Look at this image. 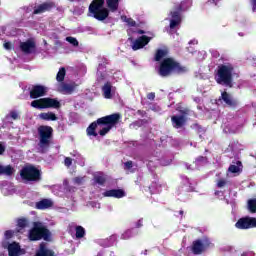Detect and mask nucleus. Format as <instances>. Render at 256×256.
Listing matches in <instances>:
<instances>
[{
  "label": "nucleus",
  "instance_id": "nucleus-52",
  "mask_svg": "<svg viewBox=\"0 0 256 256\" xmlns=\"http://www.w3.org/2000/svg\"><path fill=\"white\" fill-rule=\"evenodd\" d=\"M193 43H197V41H194Z\"/></svg>",
  "mask_w": 256,
  "mask_h": 256
},
{
  "label": "nucleus",
  "instance_id": "nucleus-9",
  "mask_svg": "<svg viewBox=\"0 0 256 256\" xmlns=\"http://www.w3.org/2000/svg\"><path fill=\"white\" fill-rule=\"evenodd\" d=\"M49 230L41 224H35L34 228L29 232L30 241H39V239H48Z\"/></svg>",
  "mask_w": 256,
  "mask_h": 256
},
{
  "label": "nucleus",
  "instance_id": "nucleus-16",
  "mask_svg": "<svg viewBox=\"0 0 256 256\" xmlns=\"http://www.w3.org/2000/svg\"><path fill=\"white\" fill-rule=\"evenodd\" d=\"M102 91L105 99H112L113 95H115V87L111 86V83H106L102 87Z\"/></svg>",
  "mask_w": 256,
  "mask_h": 256
},
{
  "label": "nucleus",
  "instance_id": "nucleus-21",
  "mask_svg": "<svg viewBox=\"0 0 256 256\" xmlns=\"http://www.w3.org/2000/svg\"><path fill=\"white\" fill-rule=\"evenodd\" d=\"M15 173V168L11 165H1L0 164V175H8L11 176Z\"/></svg>",
  "mask_w": 256,
  "mask_h": 256
},
{
  "label": "nucleus",
  "instance_id": "nucleus-10",
  "mask_svg": "<svg viewBox=\"0 0 256 256\" xmlns=\"http://www.w3.org/2000/svg\"><path fill=\"white\" fill-rule=\"evenodd\" d=\"M235 227L237 229H252V227H256V218H251V217L240 218L236 222Z\"/></svg>",
  "mask_w": 256,
  "mask_h": 256
},
{
  "label": "nucleus",
  "instance_id": "nucleus-33",
  "mask_svg": "<svg viewBox=\"0 0 256 256\" xmlns=\"http://www.w3.org/2000/svg\"><path fill=\"white\" fill-rule=\"evenodd\" d=\"M66 41L70 43V45H73V47H79V41H77V38L75 37H66Z\"/></svg>",
  "mask_w": 256,
  "mask_h": 256
},
{
  "label": "nucleus",
  "instance_id": "nucleus-3",
  "mask_svg": "<svg viewBox=\"0 0 256 256\" xmlns=\"http://www.w3.org/2000/svg\"><path fill=\"white\" fill-rule=\"evenodd\" d=\"M215 79L219 85H227L228 87H231V82L233 81V65H220Z\"/></svg>",
  "mask_w": 256,
  "mask_h": 256
},
{
  "label": "nucleus",
  "instance_id": "nucleus-20",
  "mask_svg": "<svg viewBox=\"0 0 256 256\" xmlns=\"http://www.w3.org/2000/svg\"><path fill=\"white\" fill-rule=\"evenodd\" d=\"M39 119H42V121H57V115L53 112H43L39 114Z\"/></svg>",
  "mask_w": 256,
  "mask_h": 256
},
{
  "label": "nucleus",
  "instance_id": "nucleus-8",
  "mask_svg": "<svg viewBox=\"0 0 256 256\" xmlns=\"http://www.w3.org/2000/svg\"><path fill=\"white\" fill-rule=\"evenodd\" d=\"M20 177L24 181H39L41 172L33 166H25L20 172Z\"/></svg>",
  "mask_w": 256,
  "mask_h": 256
},
{
  "label": "nucleus",
  "instance_id": "nucleus-6",
  "mask_svg": "<svg viewBox=\"0 0 256 256\" xmlns=\"http://www.w3.org/2000/svg\"><path fill=\"white\" fill-rule=\"evenodd\" d=\"M192 2L191 0H184L181 2L179 7L177 8V11L171 12V18H170V29H175V27H178V25L181 24V14H179V11H187L189 7H191Z\"/></svg>",
  "mask_w": 256,
  "mask_h": 256
},
{
  "label": "nucleus",
  "instance_id": "nucleus-1",
  "mask_svg": "<svg viewBox=\"0 0 256 256\" xmlns=\"http://www.w3.org/2000/svg\"><path fill=\"white\" fill-rule=\"evenodd\" d=\"M121 119V116L119 114H112L106 117H102L97 120V122H93L88 128H87V135L89 137H97V132L99 131V135L102 137L107 135L108 131H111L117 123H119V120Z\"/></svg>",
  "mask_w": 256,
  "mask_h": 256
},
{
  "label": "nucleus",
  "instance_id": "nucleus-22",
  "mask_svg": "<svg viewBox=\"0 0 256 256\" xmlns=\"http://www.w3.org/2000/svg\"><path fill=\"white\" fill-rule=\"evenodd\" d=\"M50 207H53L51 199H43L36 204L37 209H49Z\"/></svg>",
  "mask_w": 256,
  "mask_h": 256
},
{
  "label": "nucleus",
  "instance_id": "nucleus-23",
  "mask_svg": "<svg viewBox=\"0 0 256 256\" xmlns=\"http://www.w3.org/2000/svg\"><path fill=\"white\" fill-rule=\"evenodd\" d=\"M51 7H53V3L41 4L34 10V15H39V13H45V11H49Z\"/></svg>",
  "mask_w": 256,
  "mask_h": 256
},
{
  "label": "nucleus",
  "instance_id": "nucleus-38",
  "mask_svg": "<svg viewBox=\"0 0 256 256\" xmlns=\"http://www.w3.org/2000/svg\"><path fill=\"white\" fill-rule=\"evenodd\" d=\"M73 163V160L70 157H66L64 160V165L66 167H71V164Z\"/></svg>",
  "mask_w": 256,
  "mask_h": 256
},
{
  "label": "nucleus",
  "instance_id": "nucleus-35",
  "mask_svg": "<svg viewBox=\"0 0 256 256\" xmlns=\"http://www.w3.org/2000/svg\"><path fill=\"white\" fill-rule=\"evenodd\" d=\"M57 81L61 82L65 79V68H60L56 76Z\"/></svg>",
  "mask_w": 256,
  "mask_h": 256
},
{
  "label": "nucleus",
  "instance_id": "nucleus-14",
  "mask_svg": "<svg viewBox=\"0 0 256 256\" xmlns=\"http://www.w3.org/2000/svg\"><path fill=\"white\" fill-rule=\"evenodd\" d=\"M20 49L23 53H34L35 51V41L27 40L26 42L20 43Z\"/></svg>",
  "mask_w": 256,
  "mask_h": 256
},
{
  "label": "nucleus",
  "instance_id": "nucleus-12",
  "mask_svg": "<svg viewBox=\"0 0 256 256\" xmlns=\"http://www.w3.org/2000/svg\"><path fill=\"white\" fill-rule=\"evenodd\" d=\"M8 254L9 256H21L25 255V250L21 249L19 243L13 242L8 245Z\"/></svg>",
  "mask_w": 256,
  "mask_h": 256
},
{
  "label": "nucleus",
  "instance_id": "nucleus-11",
  "mask_svg": "<svg viewBox=\"0 0 256 256\" xmlns=\"http://www.w3.org/2000/svg\"><path fill=\"white\" fill-rule=\"evenodd\" d=\"M47 91H49V89L45 86H33L30 91V97L31 99H39V97H44V95H47Z\"/></svg>",
  "mask_w": 256,
  "mask_h": 256
},
{
  "label": "nucleus",
  "instance_id": "nucleus-2",
  "mask_svg": "<svg viewBox=\"0 0 256 256\" xmlns=\"http://www.w3.org/2000/svg\"><path fill=\"white\" fill-rule=\"evenodd\" d=\"M103 5H105V0H93L89 6V16L98 21H105L109 17V9Z\"/></svg>",
  "mask_w": 256,
  "mask_h": 256
},
{
  "label": "nucleus",
  "instance_id": "nucleus-28",
  "mask_svg": "<svg viewBox=\"0 0 256 256\" xmlns=\"http://www.w3.org/2000/svg\"><path fill=\"white\" fill-rule=\"evenodd\" d=\"M94 179L95 182L98 183L99 185H103V183H105L106 178H105V174L98 172L94 175Z\"/></svg>",
  "mask_w": 256,
  "mask_h": 256
},
{
  "label": "nucleus",
  "instance_id": "nucleus-30",
  "mask_svg": "<svg viewBox=\"0 0 256 256\" xmlns=\"http://www.w3.org/2000/svg\"><path fill=\"white\" fill-rule=\"evenodd\" d=\"M18 233H21V231H23V229H25V227H27V220L26 219H19L18 220Z\"/></svg>",
  "mask_w": 256,
  "mask_h": 256
},
{
  "label": "nucleus",
  "instance_id": "nucleus-18",
  "mask_svg": "<svg viewBox=\"0 0 256 256\" xmlns=\"http://www.w3.org/2000/svg\"><path fill=\"white\" fill-rule=\"evenodd\" d=\"M77 89V84H62L59 86L58 91L60 93L69 94L75 91Z\"/></svg>",
  "mask_w": 256,
  "mask_h": 256
},
{
  "label": "nucleus",
  "instance_id": "nucleus-32",
  "mask_svg": "<svg viewBox=\"0 0 256 256\" xmlns=\"http://www.w3.org/2000/svg\"><path fill=\"white\" fill-rule=\"evenodd\" d=\"M166 56H167L166 50H158L155 56V60L161 61V59H163V57H166Z\"/></svg>",
  "mask_w": 256,
  "mask_h": 256
},
{
  "label": "nucleus",
  "instance_id": "nucleus-42",
  "mask_svg": "<svg viewBox=\"0 0 256 256\" xmlns=\"http://www.w3.org/2000/svg\"><path fill=\"white\" fill-rule=\"evenodd\" d=\"M123 239H129L131 237V230H127L123 235Z\"/></svg>",
  "mask_w": 256,
  "mask_h": 256
},
{
  "label": "nucleus",
  "instance_id": "nucleus-39",
  "mask_svg": "<svg viewBox=\"0 0 256 256\" xmlns=\"http://www.w3.org/2000/svg\"><path fill=\"white\" fill-rule=\"evenodd\" d=\"M13 235H15V232L12 230H8L5 232L6 239H11V237H13Z\"/></svg>",
  "mask_w": 256,
  "mask_h": 256
},
{
  "label": "nucleus",
  "instance_id": "nucleus-24",
  "mask_svg": "<svg viewBox=\"0 0 256 256\" xmlns=\"http://www.w3.org/2000/svg\"><path fill=\"white\" fill-rule=\"evenodd\" d=\"M119 1L121 0H106V5L112 13H115L119 9Z\"/></svg>",
  "mask_w": 256,
  "mask_h": 256
},
{
  "label": "nucleus",
  "instance_id": "nucleus-51",
  "mask_svg": "<svg viewBox=\"0 0 256 256\" xmlns=\"http://www.w3.org/2000/svg\"><path fill=\"white\" fill-rule=\"evenodd\" d=\"M3 247H7L5 244H3Z\"/></svg>",
  "mask_w": 256,
  "mask_h": 256
},
{
  "label": "nucleus",
  "instance_id": "nucleus-4",
  "mask_svg": "<svg viewBox=\"0 0 256 256\" xmlns=\"http://www.w3.org/2000/svg\"><path fill=\"white\" fill-rule=\"evenodd\" d=\"M183 71H185V68L180 67L179 63L175 62L173 58H166L160 64L159 75L169 77L171 73H181Z\"/></svg>",
  "mask_w": 256,
  "mask_h": 256
},
{
  "label": "nucleus",
  "instance_id": "nucleus-43",
  "mask_svg": "<svg viewBox=\"0 0 256 256\" xmlns=\"http://www.w3.org/2000/svg\"><path fill=\"white\" fill-rule=\"evenodd\" d=\"M125 169H131L133 167V162L128 161L124 164Z\"/></svg>",
  "mask_w": 256,
  "mask_h": 256
},
{
  "label": "nucleus",
  "instance_id": "nucleus-15",
  "mask_svg": "<svg viewBox=\"0 0 256 256\" xmlns=\"http://www.w3.org/2000/svg\"><path fill=\"white\" fill-rule=\"evenodd\" d=\"M171 120L175 129H181V127H183L185 125V122L187 121L184 115L172 116Z\"/></svg>",
  "mask_w": 256,
  "mask_h": 256
},
{
  "label": "nucleus",
  "instance_id": "nucleus-27",
  "mask_svg": "<svg viewBox=\"0 0 256 256\" xmlns=\"http://www.w3.org/2000/svg\"><path fill=\"white\" fill-rule=\"evenodd\" d=\"M36 256H53V251L45 248V246L41 245L40 250L36 254Z\"/></svg>",
  "mask_w": 256,
  "mask_h": 256
},
{
  "label": "nucleus",
  "instance_id": "nucleus-17",
  "mask_svg": "<svg viewBox=\"0 0 256 256\" xmlns=\"http://www.w3.org/2000/svg\"><path fill=\"white\" fill-rule=\"evenodd\" d=\"M103 195L104 197H115L116 199H121L125 197V191L117 189L107 190Z\"/></svg>",
  "mask_w": 256,
  "mask_h": 256
},
{
  "label": "nucleus",
  "instance_id": "nucleus-47",
  "mask_svg": "<svg viewBox=\"0 0 256 256\" xmlns=\"http://www.w3.org/2000/svg\"><path fill=\"white\" fill-rule=\"evenodd\" d=\"M4 48L7 50L11 49V43L9 42L4 43Z\"/></svg>",
  "mask_w": 256,
  "mask_h": 256
},
{
  "label": "nucleus",
  "instance_id": "nucleus-36",
  "mask_svg": "<svg viewBox=\"0 0 256 256\" xmlns=\"http://www.w3.org/2000/svg\"><path fill=\"white\" fill-rule=\"evenodd\" d=\"M73 182L75 185H82L85 182V177H76Z\"/></svg>",
  "mask_w": 256,
  "mask_h": 256
},
{
  "label": "nucleus",
  "instance_id": "nucleus-25",
  "mask_svg": "<svg viewBox=\"0 0 256 256\" xmlns=\"http://www.w3.org/2000/svg\"><path fill=\"white\" fill-rule=\"evenodd\" d=\"M222 99L229 107H235L237 105V101L233 100L227 92L222 93Z\"/></svg>",
  "mask_w": 256,
  "mask_h": 256
},
{
  "label": "nucleus",
  "instance_id": "nucleus-41",
  "mask_svg": "<svg viewBox=\"0 0 256 256\" xmlns=\"http://www.w3.org/2000/svg\"><path fill=\"white\" fill-rule=\"evenodd\" d=\"M10 117L13 118L14 120L19 119V113L12 111L10 112Z\"/></svg>",
  "mask_w": 256,
  "mask_h": 256
},
{
  "label": "nucleus",
  "instance_id": "nucleus-53",
  "mask_svg": "<svg viewBox=\"0 0 256 256\" xmlns=\"http://www.w3.org/2000/svg\"><path fill=\"white\" fill-rule=\"evenodd\" d=\"M242 256H245V254H243Z\"/></svg>",
  "mask_w": 256,
  "mask_h": 256
},
{
  "label": "nucleus",
  "instance_id": "nucleus-46",
  "mask_svg": "<svg viewBox=\"0 0 256 256\" xmlns=\"http://www.w3.org/2000/svg\"><path fill=\"white\" fill-rule=\"evenodd\" d=\"M147 98L150 99V101H153V99H155V93H149Z\"/></svg>",
  "mask_w": 256,
  "mask_h": 256
},
{
  "label": "nucleus",
  "instance_id": "nucleus-13",
  "mask_svg": "<svg viewBox=\"0 0 256 256\" xmlns=\"http://www.w3.org/2000/svg\"><path fill=\"white\" fill-rule=\"evenodd\" d=\"M151 41V37L142 36L138 38L136 41L132 44L133 51H138V49H143L145 45H147Z\"/></svg>",
  "mask_w": 256,
  "mask_h": 256
},
{
  "label": "nucleus",
  "instance_id": "nucleus-48",
  "mask_svg": "<svg viewBox=\"0 0 256 256\" xmlns=\"http://www.w3.org/2000/svg\"><path fill=\"white\" fill-rule=\"evenodd\" d=\"M197 161H205V158H204V157H199V158L197 159Z\"/></svg>",
  "mask_w": 256,
  "mask_h": 256
},
{
  "label": "nucleus",
  "instance_id": "nucleus-49",
  "mask_svg": "<svg viewBox=\"0 0 256 256\" xmlns=\"http://www.w3.org/2000/svg\"><path fill=\"white\" fill-rule=\"evenodd\" d=\"M138 33H139L140 35H143V33H145V31L139 30Z\"/></svg>",
  "mask_w": 256,
  "mask_h": 256
},
{
  "label": "nucleus",
  "instance_id": "nucleus-50",
  "mask_svg": "<svg viewBox=\"0 0 256 256\" xmlns=\"http://www.w3.org/2000/svg\"><path fill=\"white\" fill-rule=\"evenodd\" d=\"M138 223H139V226H141V220H139V222H138Z\"/></svg>",
  "mask_w": 256,
  "mask_h": 256
},
{
  "label": "nucleus",
  "instance_id": "nucleus-34",
  "mask_svg": "<svg viewBox=\"0 0 256 256\" xmlns=\"http://www.w3.org/2000/svg\"><path fill=\"white\" fill-rule=\"evenodd\" d=\"M84 235H85V228L81 226L76 227V237L78 239H81V237H83Z\"/></svg>",
  "mask_w": 256,
  "mask_h": 256
},
{
  "label": "nucleus",
  "instance_id": "nucleus-37",
  "mask_svg": "<svg viewBox=\"0 0 256 256\" xmlns=\"http://www.w3.org/2000/svg\"><path fill=\"white\" fill-rule=\"evenodd\" d=\"M75 162H76V163H80V165H82V166L85 165V162L83 161V157H81L80 154H77V155H76Z\"/></svg>",
  "mask_w": 256,
  "mask_h": 256
},
{
  "label": "nucleus",
  "instance_id": "nucleus-29",
  "mask_svg": "<svg viewBox=\"0 0 256 256\" xmlns=\"http://www.w3.org/2000/svg\"><path fill=\"white\" fill-rule=\"evenodd\" d=\"M248 211H250V213H256V199H250L248 200Z\"/></svg>",
  "mask_w": 256,
  "mask_h": 256
},
{
  "label": "nucleus",
  "instance_id": "nucleus-26",
  "mask_svg": "<svg viewBox=\"0 0 256 256\" xmlns=\"http://www.w3.org/2000/svg\"><path fill=\"white\" fill-rule=\"evenodd\" d=\"M243 171V166L241 165V162H237L236 165H230L228 168V173H241Z\"/></svg>",
  "mask_w": 256,
  "mask_h": 256
},
{
  "label": "nucleus",
  "instance_id": "nucleus-19",
  "mask_svg": "<svg viewBox=\"0 0 256 256\" xmlns=\"http://www.w3.org/2000/svg\"><path fill=\"white\" fill-rule=\"evenodd\" d=\"M192 251L195 255H200V253L205 251V243L197 240L193 243Z\"/></svg>",
  "mask_w": 256,
  "mask_h": 256
},
{
  "label": "nucleus",
  "instance_id": "nucleus-44",
  "mask_svg": "<svg viewBox=\"0 0 256 256\" xmlns=\"http://www.w3.org/2000/svg\"><path fill=\"white\" fill-rule=\"evenodd\" d=\"M3 153H5V144L0 142V155H3Z\"/></svg>",
  "mask_w": 256,
  "mask_h": 256
},
{
  "label": "nucleus",
  "instance_id": "nucleus-5",
  "mask_svg": "<svg viewBox=\"0 0 256 256\" xmlns=\"http://www.w3.org/2000/svg\"><path fill=\"white\" fill-rule=\"evenodd\" d=\"M34 109H59L61 102L57 98H40L31 102Z\"/></svg>",
  "mask_w": 256,
  "mask_h": 256
},
{
  "label": "nucleus",
  "instance_id": "nucleus-45",
  "mask_svg": "<svg viewBox=\"0 0 256 256\" xmlns=\"http://www.w3.org/2000/svg\"><path fill=\"white\" fill-rule=\"evenodd\" d=\"M253 11H256V0H250Z\"/></svg>",
  "mask_w": 256,
  "mask_h": 256
},
{
  "label": "nucleus",
  "instance_id": "nucleus-7",
  "mask_svg": "<svg viewBox=\"0 0 256 256\" xmlns=\"http://www.w3.org/2000/svg\"><path fill=\"white\" fill-rule=\"evenodd\" d=\"M53 133V128L49 126H40L38 128V135L40 137L39 147L42 151H45L49 147V139Z\"/></svg>",
  "mask_w": 256,
  "mask_h": 256
},
{
  "label": "nucleus",
  "instance_id": "nucleus-31",
  "mask_svg": "<svg viewBox=\"0 0 256 256\" xmlns=\"http://www.w3.org/2000/svg\"><path fill=\"white\" fill-rule=\"evenodd\" d=\"M121 19L124 23H127L129 27H135L136 23L133 19L128 18L127 16H121Z\"/></svg>",
  "mask_w": 256,
  "mask_h": 256
},
{
  "label": "nucleus",
  "instance_id": "nucleus-40",
  "mask_svg": "<svg viewBox=\"0 0 256 256\" xmlns=\"http://www.w3.org/2000/svg\"><path fill=\"white\" fill-rule=\"evenodd\" d=\"M224 185H227V181L225 179H220L218 180L217 182V187L221 188L223 187Z\"/></svg>",
  "mask_w": 256,
  "mask_h": 256
}]
</instances>
